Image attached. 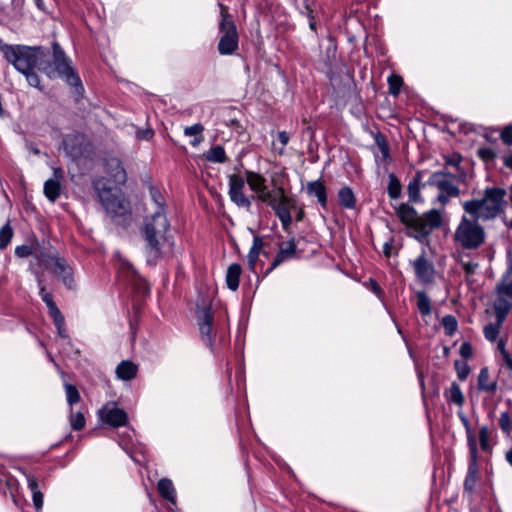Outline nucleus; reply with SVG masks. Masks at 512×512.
Wrapping results in <instances>:
<instances>
[{
	"instance_id": "nucleus-1",
	"label": "nucleus",
	"mask_w": 512,
	"mask_h": 512,
	"mask_svg": "<svg viewBox=\"0 0 512 512\" xmlns=\"http://www.w3.org/2000/svg\"><path fill=\"white\" fill-rule=\"evenodd\" d=\"M506 190L487 187L482 198L462 203L464 214L453 233V241L462 250H477L486 240V232L480 222L494 220L506 207Z\"/></svg>"
},
{
	"instance_id": "nucleus-2",
	"label": "nucleus",
	"mask_w": 512,
	"mask_h": 512,
	"mask_svg": "<svg viewBox=\"0 0 512 512\" xmlns=\"http://www.w3.org/2000/svg\"><path fill=\"white\" fill-rule=\"evenodd\" d=\"M147 263L155 266L159 260L174 256V237L166 213L152 212L144 217L140 228Z\"/></svg>"
},
{
	"instance_id": "nucleus-3",
	"label": "nucleus",
	"mask_w": 512,
	"mask_h": 512,
	"mask_svg": "<svg viewBox=\"0 0 512 512\" xmlns=\"http://www.w3.org/2000/svg\"><path fill=\"white\" fill-rule=\"evenodd\" d=\"M0 50L4 58L14 66L18 72H28L32 68L45 72L53 77V72L47 70V57L49 50L41 46L11 45L3 43Z\"/></svg>"
},
{
	"instance_id": "nucleus-4",
	"label": "nucleus",
	"mask_w": 512,
	"mask_h": 512,
	"mask_svg": "<svg viewBox=\"0 0 512 512\" xmlns=\"http://www.w3.org/2000/svg\"><path fill=\"white\" fill-rule=\"evenodd\" d=\"M397 215L411 230L410 235L421 242L426 241L431 232L442 225V215L436 209L419 216L412 206L403 203L397 208Z\"/></svg>"
},
{
	"instance_id": "nucleus-5",
	"label": "nucleus",
	"mask_w": 512,
	"mask_h": 512,
	"mask_svg": "<svg viewBox=\"0 0 512 512\" xmlns=\"http://www.w3.org/2000/svg\"><path fill=\"white\" fill-rule=\"evenodd\" d=\"M38 265L56 275L63 285L72 290L75 289L76 283L73 276V269L65 258L57 254L40 252L35 254Z\"/></svg>"
},
{
	"instance_id": "nucleus-6",
	"label": "nucleus",
	"mask_w": 512,
	"mask_h": 512,
	"mask_svg": "<svg viewBox=\"0 0 512 512\" xmlns=\"http://www.w3.org/2000/svg\"><path fill=\"white\" fill-rule=\"evenodd\" d=\"M259 201L267 203L274 210L283 228L287 230L292 223L291 209L296 208V201L287 196L282 187H278L274 194L260 195Z\"/></svg>"
},
{
	"instance_id": "nucleus-7",
	"label": "nucleus",
	"mask_w": 512,
	"mask_h": 512,
	"mask_svg": "<svg viewBox=\"0 0 512 512\" xmlns=\"http://www.w3.org/2000/svg\"><path fill=\"white\" fill-rule=\"evenodd\" d=\"M220 6L221 21L219 23L220 39L218 43V52L221 55H232L238 49L239 36L236 25L228 13L227 7Z\"/></svg>"
},
{
	"instance_id": "nucleus-8",
	"label": "nucleus",
	"mask_w": 512,
	"mask_h": 512,
	"mask_svg": "<svg viewBox=\"0 0 512 512\" xmlns=\"http://www.w3.org/2000/svg\"><path fill=\"white\" fill-rule=\"evenodd\" d=\"M47 67L48 71L53 72L52 78L57 76L63 77L70 86H81V80L79 76L69 65L65 53L58 43L53 44V63L51 65L47 60Z\"/></svg>"
},
{
	"instance_id": "nucleus-9",
	"label": "nucleus",
	"mask_w": 512,
	"mask_h": 512,
	"mask_svg": "<svg viewBox=\"0 0 512 512\" xmlns=\"http://www.w3.org/2000/svg\"><path fill=\"white\" fill-rule=\"evenodd\" d=\"M108 216L118 225L128 226L131 221V211L129 203L125 200L121 192H116L108 196L101 202Z\"/></svg>"
},
{
	"instance_id": "nucleus-10",
	"label": "nucleus",
	"mask_w": 512,
	"mask_h": 512,
	"mask_svg": "<svg viewBox=\"0 0 512 512\" xmlns=\"http://www.w3.org/2000/svg\"><path fill=\"white\" fill-rule=\"evenodd\" d=\"M245 180L237 174L229 176V197L231 201L240 208H245L247 211L251 209V200L255 199V195L250 197L244 194Z\"/></svg>"
},
{
	"instance_id": "nucleus-11",
	"label": "nucleus",
	"mask_w": 512,
	"mask_h": 512,
	"mask_svg": "<svg viewBox=\"0 0 512 512\" xmlns=\"http://www.w3.org/2000/svg\"><path fill=\"white\" fill-rule=\"evenodd\" d=\"M448 176H451L457 180H463L465 174L461 173L454 175L446 171L434 172L429 177L428 184L437 187L442 193L447 194V196L457 197L460 193V190L447 178Z\"/></svg>"
},
{
	"instance_id": "nucleus-12",
	"label": "nucleus",
	"mask_w": 512,
	"mask_h": 512,
	"mask_svg": "<svg viewBox=\"0 0 512 512\" xmlns=\"http://www.w3.org/2000/svg\"><path fill=\"white\" fill-rule=\"evenodd\" d=\"M197 320L202 340L207 346L212 347L215 331L212 325L213 314L209 305L205 304L203 307L198 306Z\"/></svg>"
},
{
	"instance_id": "nucleus-13",
	"label": "nucleus",
	"mask_w": 512,
	"mask_h": 512,
	"mask_svg": "<svg viewBox=\"0 0 512 512\" xmlns=\"http://www.w3.org/2000/svg\"><path fill=\"white\" fill-rule=\"evenodd\" d=\"M415 275L419 281L424 284H430L435 278V267L433 262L428 259L426 252L422 253L412 262Z\"/></svg>"
},
{
	"instance_id": "nucleus-14",
	"label": "nucleus",
	"mask_w": 512,
	"mask_h": 512,
	"mask_svg": "<svg viewBox=\"0 0 512 512\" xmlns=\"http://www.w3.org/2000/svg\"><path fill=\"white\" fill-rule=\"evenodd\" d=\"M98 414L104 423L113 427L123 426L127 422L126 412L118 408L115 403H107Z\"/></svg>"
},
{
	"instance_id": "nucleus-15",
	"label": "nucleus",
	"mask_w": 512,
	"mask_h": 512,
	"mask_svg": "<svg viewBox=\"0 0 512 512\" xmlns=\"http://www.w3.org/2000/svg\"><path fill=\"white\" fill-rule=\"evenodd\" d=\"M86 138L82 134H69L63 138V146L66 154L73 159L81 157L85 148Z\"/></svg>"
},
{
	"instance_id": "nucleus-16",
	"label": "nucleus",
	"mask_w": 512,
	"mask_h": 512,
	"mask_svg": "<svg viewBox=\"0 0 512 512\" xmlns=\"http://www.w3.org/2000/svg\"><path fill=\"white\" fill-rule=\"evenodd\" d=\"M471 459L468 466V472L464 481V489L472 492L478 480L477 448L473 439L469 440Z\"/></svg>"
},
{
	"instance_id": "nucleus-17",
	"label": "nucleus",
	"mask_w": 512,
	"mask_h": 512,
	"mask_svg": "<svg viewBox=\"0 0 512 512\" xmlns=\"http://www.w3.org/2000/svg\"><path fill=\"white\" fill-rule=\"evenodd\" d=\"M105 170L117 184H124L127 179L126 171L122 161L115 156H109L105 159Z\"/></svg>"
},
{
	"instance_id": "nucleus-18",
	"label": "nucleus",
	"mask_w": 512,
	"mask_h": 512,
	"mask_svg": "<svg viewBox=\"0 0 512 512\" xmlns=\"http://www.w3.org/2000/svg\"><path fill=\"white\" fill-rule=\"evenodd\" d=\"M296 253V244L294 240H289L280 244L279 252L275 256L271 263V266L267 269L266 275L282 264L287 259L293 258Z\"/></svg>"
},
{
	"instance_id": "nucleus-19",
	"label": "nucleus",
	"mask_w": 512,
	"mask_h": 512,
	"mask_svg": "<svg viewBox=\"0 0 512 512\" xmlns=\"http://www.w3.org/2000/svg\"><path fill=\"white\" fill-rule=\"evenodd\" d=\"M246 181L252 191H254L257 195L255 199L259 200V196L262 194H272V192L267 191L266 179L252 171L246 172Z\"/></svg>"
},
{
	"instance_id": "nucleus-20",
	"label": "nucleus",
	"mask_w": 512,
	"mask_h": 512,
	"mask_svg": "<svg viewBox=\"0 0 512 512\" xmlns=\"http://www.w3.org/2000/svg\"><path fill=\"white\" fill-rule=\"evenodd\" d=\"M307 193L315 196L323 208L327 207L326 187L321 181L308 182L306 186Z\"/></svg>"
},
{
	"instance_id": "nucleus-21",
	"label": "nucleus",
	"mask_w": 512,
	"mask_h": 512,
	"mask_svg": "<svg viewBox=\"0 0 512 512\" xmlns=\"http://www.w3.org/2000/svg\"><path fill=\"white\" fill-rule=\"evenodd\" d=\"M512 307V303L502 295H498L494 301L493 308L498 322H505Z\"/></svg>"
},
{
	"instance_id": "nucleus-22",
	"label": "nucleus",
	"mask_w": 512,
	"mask_h": 512,
	"mask_svg": "<svg viewBox=\"0 0 512 512\" xmlns=\"http://www.w3.org/2000/svg\"><path fill=\"white\" fill-rule=\"evenodd\" d=\"M490 375L489 370L487 367L481 368L479 375H478V383L477 387L479 390L488 392L490 394H494L497 390V382L496 381H490Z\"/></svg>"
},
{
	"instance_id": "nucleus-23",
	"label": "nucleus",
	"mask_w": 512,
	"mask_h": 512,
	"mask_svg": "<svg viewBox=\"0 0 512 512\" xmlns=\"http://www.w3.org/2000/svg\"><path fill=\"white\" fill-rule=\"evenodd\" d=\"M28 488L32 492V500L36 510L43 507V494L39 489L38 480L31 474L26 475Z\"/></svg>"
},
{
	"instance_id": "nucleus-24",
	"label": "nucleus",
	"mask_w": 512,
	"mask_h": 512,
	"mask_svg": "<svg viewBox=\"0 0 512 512\" xmlns=\"http://www.w3.org/2000/svg\"><path fill=\"white\" fill-rule=\"evenodd\" d=\"M157 488H158L159 494L164 499L171 502L172 504L176 503V492H175L174 485L170 479L162 478L161 480H159Z\"/></svg>"
},
{
	"instance_id": "nucleus-25",
	"label": "nucleus",
	"mask_w": 512,
	"mask_h": 512,
	"mask_svg": "<svg viewBox=\"0 0 512 512\" xmlns=\"http://www.w3.org/2000/svg\"><path fill=\"white\" fill-rule=\"evenodd\" d=\"M241 271V266L237 263H233L228 267L226 273V283L230 290L236 291L238 289Z\"/></svg>"
},
{
	"instance_id": "nucleus-26",
	"label": "nucleus",
	"mask_w": 512,
	"mask_h": 512,
	"mask_svg": "<svg viewBox=\"0 0 512 512\" xmlns=\"http://www.w3.org/2000/svg\"><path fill=\"white\" fill-rule=\"evenodd\" d=\"M137 366L131 361H122L116 368L118 378L129 381L136 376Z\"/></svg>"
},
{
	"instance_id": "nucleus-27",
	"label": "nucleus",
	"mask_w": 512,
	"mask_h": 512,
	"mask_svg": "<svg viewBox=\"0 0 512 512\" xmlns=\"http://www.w3.org/2000/svg\"><path fill=\"white\" fill-rule=\"evenodd\" d=\"M263 245L264 244L262 238L259 236H255L253 240V245L248 254V265L249 269L252 272H256V263L259 258L260 251L263 248Z\"/></svg>"
},
{
	"instance_id": "nucleus-28",
	"label": "nucleus",
	"mask_w": 512,
	"mask_h": 512,
	"mask_svg": "<svg viewBox=\"0 0 512 512\" xmlns=\"http://www.w3.org/2000/svg\"><path fill=\"white\" fill-rule=\"evenodd\" d=\"M338 202L346 209H353L356 206V198L352 189L348 186L341 188L338 192Z\"/></svg>"
},
{
	"instance_id": "nucleus-29",
	"label": "nucleus",
	"mask_w": 512,
	"mask_h": 512,
	"mask_svg": "<svg viewBox=\"0 0 512 512\" xmlns=\"http://www.w3.org/2000/svg\"><path fill=\"white\" fill-rule=\"evenodd\" d=\"M92 186L100 200L102 202L108 196L113 194L112 189L107 186V181L104 177H96L92 181Z\"/></svg>"
},
{
	"instance_id": "nucleus-30",
	"label": "nucleus",
	"mask_w": 512,
	"mask_h": 512,
	"mask_svg": "<svg viewBox=\"0 0 512 512\" xmlns=\"http://www.w3.org/2000/svg\"><path fill=\"white\" fill-rule=\"evenodd\" d=\"M445 396L448 398V400L457 406H463L465 402V397L461 391L460 386L453 382L449 389L445 391Z\"/></svg>"
},
{
	"instance_id": "nucleus-31",
	"label": "nucleus",
	"mask_w": 512,
	"mask_h": 512,
	"mask_svg": "<svg viewBox=\"0 0 512 512\" xmlns=\"http://www.w3.org/2000/svg\"><path fill=\"white\" fill-rule=\"evenodd\" d=\"M422 179V172L417 171L414 178L408 184V196L412 202H417L420 199V183Z\"/></svg>"
},
{
	"instance_id": "nucleus-32",
	"label": "nucleus",
	"mask_w": 512,
	"mask_h": 512,
	"mask_svg": "<svg viewBox=\"0 0 512 512\" xmlns=\"http://www.w3.org/2000/svg\"><path fill=\"white\" fill-rule=\"evenodd\" d=\"M61 184L58 180L48 179L44 183V194L51 201L55 202L60 196Z\"/></svg>"
},
{
	"instance_id": "nucleus-33",
	"label": "nucleus",
	"mask_w": 512,
	"mask_h": 512,
	"mask_svg": "<svg viewBox=\"0 0 512 512\" xmlns=\"http://www.w3.org/2000/svg\"><path fill=\"white\" fill-rule=\"evenodd\" d=\"M150 196L152 204L154 205L153 212H162L167 214L166 202L161 192L152 186L150 187Z\"/></svg>"
},
{
	"instance_id": "nucleus-34",
	"label": "nucleus",
	"mask_w": 512,
	"mask_h": 512,
	"mask_svg": "<svg viewBox=\"0 0 512 512\" xmlns=\"http://www.w3.org/2000/svg\"><path fill=\"white\" fill-rule=\"evenodd\" d=\"M417 297V308L419 312L426 316L431 313V300L424 291H420L416 295Z\"/></svg>"
},
{
	"instance_id": "nucleus-35",
	"label": "nucleus",
	"mask_w": 512,
	"mask_h": 512,
	"mask_svg": "<svg viewBox=\"0 0 512 512\" xmlns=\"http://www.w3.org/2000/svg\"><path fill=\"white\" fill-rule=\"evenodd\" d=\"M206 160L209 162L214 163H223L226 160V154L224 151V148L220 145H216L212 147L207 153H206Z\"/></svg>"
},
{
	"instance_id": "nucleus-36",
	"label": "nucleus",
	"mask_w": 512,
	"mask_h": 512,
	"mask_svg": "<svg viewBox=\"0 0 512 512\" xmlns=\"http://www.w3.org/2000/svg\"><path fill=\"white\" fill-rule=\"evenodd\" d=\"M503 323L504 322H498L496 319L494 323L487 324L483 329L485 338L490 342H494L499 335Z\"/></svg>"
},
{
	"instance_id": "nucleus-37",
	"label": "nucleus",
	"mask_w": 512,
	"mask_h": 512,
	"mask_svg": "<svg viewBox=\"0 0 512 512\" xmlns=\"http://www.w3.org/2000/svg\"><path fill=\"white\" fill-rule=\"evenodd\" d=\"M388 195L391 199L399 198L402 190L399 179L394 174H389Z\"/></svg>"
},
{
	"instance_id": "nucleus-38",
	"label": "nucleus",
	"mask_w": 512,
	"mask_h": 512,
	"mask_svg": "<svg viewBox=\"0 0 512 512\" xmlns=\"http://www.w3.org/2000/svg\"><path fill=\"white\" fill-rule=\"evenodd\" d=\"M69 421L72 429L76 431L83 429L86 423L84 414L81 411L74 412L72 409Z\"/></svg>"
},
{
	"instance_id": "nucleus-39",
	"label": "nucleus",
	"mask_w": 512,
	"mask_h": 512,
	"mask_svg": "<svg viewBox=\"0 0 512 512\" xmlns=\"http://www.w3.org/2000/svg\"><path fill=\"white\" fill-rule=\"evenodd\" d=\"M65 391H66L67 402L69 403L70 406H73L74 404H76L80 401V394H79L76 386L66 383Z\"/></svg>"
},
{
	"instance_id": "nucleus-40",
	"label": "nucleus",
	"mask_w": 512,
	"mask_h": 512,
	"mask_svg": "<svg viewBox=\"0 0 512 512\" xmlns=\"http://www.w3.org/2000/svg\"><path fill=\"white\" fill-rule=\"evenodd\" d=\"M13 236L12 228L9 224L4 225L0 229V249H5Z\"/></svg>"
},
{
	"instance_id": "nucleus-41",
	"label": "nucleus",
	"mask_w": 512,
	"mask_h": 512,
	"mask_svg": "<svg viewBox=\"0 0 512 512\" xmlns=\"http://www.w3.org/2000/svg\"><path fill=\"white\" fill-rule=\"evenodd\" d=\"M403 84V80L398 75H390L388 78L389 93L392 95H398Z\"/></svg>"
},
{
	"instance_id": "nucleus-42",
	"label": "nucleus",
	"mask_w": 512,
	"mask_h": 512,
	"mask_svg": "<svg viewBox=\"0 0 512 512\" xmlns=\"http://www.w3.org/2000/svg\"><path fill=\"white\" fill-rule=\"evenodd\" d=\"M442 325L447 335H452L457 329V320L452 315H446L442 319Z\"/></svg>"
},
{
	"instance_id": "nucleus-43",
	"label": "nucleus",
	"mask_w": 512,
	"mask_h": 512,
	"mask_svg": "<svg viewBox=\"0 0 512 512\" xmlns=\"http://www.w3.org/2000/svg\"><path fill=\"white\" fill-rule=\"evenodd\" d=\"M454 366L457 371L458 378L462 381L465 380L470 373L468 364L466 362L457 360L455 361Z\"/></svg>"
},
{
	"instance_id": "nucleus-44",
	"label": "nucleus",
	"mask_w": 512,
	"mask_h": 512,
	"mask_svg": "<svg viewBox=\"0 0 512 512\" xmlns=\"http://www.w3.org/2000/svg\"><path fill=\"white\" fill-rule=\"evenodd\" d=\"M511 423H512V420H511L509 413L508 412L501 413L500 418H499V426L502 429V431L507 435H509L511 432V428H512Z\"/></svg>"
},
{
	"instance_id": "nucleus-45",
	"label": "nucleus",
	"mask_w": 512,
	"mask_h": 512,
	"mask_svg": "<svg viewBox=\"0 0 512 512\" xmlns=\"http://www.w3.org/2000/svg\"><path fill=\"white\" fill-rule=\"evenodd\" d=\"M37 68H32L28 72H21L25 75L28 84L35 88H40V78L36 73Z\"/></svg>"
},
{
	"instance_id": "nucleus-46",
	"label": "nucleus",
	"mask_w": 512,
	"mask_h": 512,
	"mask_svg": "<svg viewBox=\"0 0 512 512\" xmlns=\"http://www.w3.org/2000/svg\"><path fill=\"white\" fill-rule=\"evenodd\" d=\"M477 155L485 162H491L496 158V152L489 147L479 148Z\"/></svg>"
},
{
	"instance_id": "nucleus-47",
	"label": "nucleus",
	"mask_w": 512,
	"mask_h": 512,
	"mask_svg": "<svg viewBox=\"0 0 512 512\" xmlns=\"http://www.w3.org/2000/svg\"><path fill=\"white\" fill-rule=\"evenodd\" d=\"M38 284L40 286V296H41V299L44 301V303L46 304L47 308L50 309L52 308L53 306H55V302L52 298V295L48 292H46L45 290V287L42 285V281L40 278H38Z\"/></svg>"
},
{
	"instance_id": "nucleus-48",
	"label": "nucleus",
	"mask_w": 512,
	"mask_h": 512,
	"mask_svg": "<svg viewBox=\"0 0 512 512\" xmlns=\"http://www.w3.org/2000/svg\"><path fill=\"white\" fill-rule=\"evenodd\" d=\"M479 440L482 450L486 451L489 449V430L487 426H483L479 431Z\"/></svg>"
},
{
	"instance_id": "nucleus-49",
	"label": "nucleus",
	"mask_w": 512,
	"mask_h": 512,
	"mask_svg": "<svg viewBox=\"0 0 512 512\" xmlns=\"http://www.w3.org/2000/svg\"><path fill=\"white\" fill-rule=\"evenodd\" d=\"M502 142L507 146H512V125H506L500 134Z\"/></svg>"
},
{
	"instance_id": "nucleus-50",
	"label": "nucleus",
	"mask_w": 512,
	"mask_h": 512,
	"mask_svg": "<svg viewBox=\"0 0 512 512\" xmlns=\"http://www.w3.org/2000/svg\"><path fill=\"white\" fill-rule=\"evenodd\" d=\"M33 254V249L28 245H21L15 248V255L21 258L30 256Z\"/></svg>"
},
{
	"instance_id": "nucleus-51",
	"label": "nucleus",
	"mask_w": 512,
	"mask_h": 512,
	"mask_svg": "<svg viewBox=\"0 0 512 512\" xmlns=\"http://www.w3.org/2000/svg\"><path fill=\"white\" fill-rule=\"evenodd\" d=\"M301 13L305 14L308 19L313 20L314 17V4L311 3L309 0H303V10H301Z\"/></svg>"
},
{
	"instance_id": "nucleus-52",
	"label": "nucleus",
	"mask_w": 512,
	"mask_h": 512,
	"mask_svg": "<svg viewBox=\"0 0 512 512\" xmlns=\"http://www.w3.org/2000/svg\"><path fill=\"white\" fill-rule=\"evenodd\" d=\"M203 131V126L201 124H195L189 127H186L184 130L185 135L187 136H197L201 134Z\"/></svg>"
},
{
	"instance_id": "nucleus-53",
	"label": "nucleus",
	"mask_w": 512,
	"mask_h": 512,
	"mask_svg": "<svg viewBox=\"0 0 512 512\" xmlns=\"http://www.w3.org/2000/svg\"><path fill=\"white\" fill-rule=\"evenodd\" d=\"M460 354L463 358L468 359L473 354L472 346L469 342H463L460 346Z\"/></svg>"
},
{
	"instance_id": "nucleus-54",
	"label": "nucleus",
	"mask_w": 512,
	"mask_h": 512,
	"mask_svg": "<svg viewBox=\"0 0 512 512\" xmlns=\"http://www.w3.org/2000/svg\"><path fill=\"white\" fill-rule=\"evenodd\" d=\"M497 290L499 295H506L512 298V282L498 285Z\"/></svg>"
},
{
	"instance_id": "nucleus-55",
	"label": "nucleus",
	"mask_w": 512,
	"mask_h": 512,
	"mask_svg": "<svg viewBox=\"0 0 512 512\" xmlns=\"http://www.w3.org/2000/svg\"><path fill=\"white\" fill-rule=\"evenodd\" d=\"M477 267H478L477 263H474V262H462V268H463L464 272L467 275L474 274L476 269H477Z\"/></svg>"
},
{
	"instance_id": "nucleus-56",
	"label": "nucleus",
	"mask_w": 512,
	"mask_h": 512,
	"mask_svg": "<svg viewBox=\"0 0 512 512\" xmlns=\"http://www.w3.org/2000/svg\"><path fill=\"white\" fill-rule=\"evenodd\" d=\"M137 135L140 139L149 140L153 136V131L151 129L141 130Z\"/></svg>"
},
{
	"instance_id": "nucleus-57",
	"label": "nucleus",
	"mask_w": 512,
	"mask_h": 512,
	"mask_svg": "<svg viewBox=\"0 0 512 512\" xmlns=\"http://www.w3.org/2000/svg\"><path fill=\"white\" fill-rule=\"evenodd\" d=\"M278 140L282 144V147L286 146L289 142V135L285 131H281L278 134Z\"/></svg>"
},
{
	"instance_id": "nucleus-58",
	"label": "nucleus",
	"mask_w": 512,
	"mask_h": 512,
	"mask_svg": "<svg viewBox=\"0 0 512 512\" xmlns=\"http://www.w3.org/2000/svg\"><path fill=\"white\" fill-rule=\"evenodd\" d=\"M460 162H461V157H460L459 155H457V156H454V157L449 158V159L446 161V164H447V165L454 166V167L458 168V167H459Z\"/></svg>"
},
{
	"instance_id": "nucleus-59",
	"label": "nucleus",
	"mask_w": 512,
	"mask_h": 512,
	"mask_svg": "<svg viewBox=\"0 0 512 512\" xmlns=\"http://www.w3.org/2000/svg\"><path fill=\"white\" fill-rule=\"evenodd\" d=\"M53 175L54 178H52L51 180H58L60 182L64 177V172L62 168L57 167L53 169Z\"/></svg>"
},
{
	"instance_id": "nucleus-60",
	"label": "nucleus",
	"mask_w": 512,
	"mask_h": 512,
	"mask_svg": "<svg viewBox=\"0 0 512 512\" xmlns=\"http://www.w3.org/2000/svg\"><path fill=\"white\" fill-rule=\"evenodd\" d=\"M54 324L57 327V330H61L64 327L65 319L63 315L58 316L57 318H54Z\"/></svg>"
},
{
	"instance_id": "nucleus-61",
	"label": "nucleus",
	"mask_w": 512,
	"mask_h": 512,
	"mask_svg": "<svg viewBox=\"0 0 512 512\" xmlns=\"http://www.w3.org/2000/svg\"><path fill=\"white\" fill-rule=\"evenodd\" d=\"M498 349L499 351L501 352V354L503 355L504 358H508V352L505 348V342L503 339H500L499 342H498Z\"/></svg>"
},
{
	"instance_id": "nucleus-62",
	"label": "nucleus",
	"mask_w": 512,
	"mask_h": 512,
	"mask_svg": "<svg viewBox=\"0 0 512 512\" xmlns=\"http://www.w3.org/2000/svg\"><path fill=\"white\" fill-rule=\"evenodd\" d=\"M49 310V314L51 315V317L54 319V318H57L58 316L62 315L61 311L59 310V308L57 307V305L53 306L52 308L48 309Z\"/></svg>"
},
{
	"instance_id": "nucleus-63",
	"label": "nucleus",
	"mask_w": 512,
	"mask_h": 512,
	"mask_svg": "<svg viewBox=\"0 0 512 512\" xmlns=\"http://www.w3.org/2000/svg\"><path fill=\"white\" fill-rule=\"evenodd\" d=\"M379 148L383 154V157L386 158L389 155V148L385 142L379 143Z\"/></svg>"
},
{
	"instance_id": "nucleus-64",
	"label": "nucleus",
	"mask_w": 512,
	"mask_h": 512,
	"mask_svg": "<svg viewBox=\"0 0 512 512\" xmlns=\"http://www.w3.org/2000/svg\"><path fill=\"white\" fill-rule=\"evenodd\" d=\"M504 165L512 169V153L504 158Z\"/></svg>"
}]
</instances>
